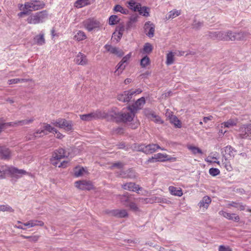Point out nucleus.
Masks as SVG:
<instances>
[{
    "instance_id": "1",
    "label": "nucleus",
    "mask_w": 251,
    "mask_h": 251,
    "mask_svg": "<svg viewBox=\"0 0 251 251\" xmlns=\"http://www.w3.org/2000/svg\"><path fill=\"white\" fill-rule=\"evenodd\" d=\"M136 112L130 106L123 109L121 112L111 111L109 115L116 122H129L133 120Z\"/></svg>"
},
{
    "instance_id": "2",
    "label": "nucleus",
    "mask_w": 251,
    "mask_h": 251,
    "mask_svg": "<svg viewBox=\"0 0 251 251\" xmlns=\"http://www.w3.org/2000/svg\"><path fill=\"white\" fill-rule=\"evenodd\" d=\"M210 38L213 40L223 41H234V37L232 36V32L231 31H218L210 32L208 34Z\"/></svg>"
},
{
    "instance_id": "3",
    "label": "nucleus",
    "mask_w": 251,
    "mask_h": 251,
    "mask_svg": "<svg viewBox=\"0 0 251 251\" xmlns=\"http://www.w3.org/2000/svg\"><path fill=\"white\" fill-rule=\"evenodd\" d=\"M133 150L137 151H142L146 154H151L155 152L158 149L162 151L165 150L163 148H161L158 145L155 144H149L145 145L142 144L133 145Z\"/></svg>"
},
{
    "instance_id": "4",
    "label": "nucleus",
    "mask_w": 251,
    "mask_h": 251,
    "mask_svg": "<svg viewBox=\"0 0 251 251\" xmlns=\"http://www.w3.org/2000/svg\"><path fill=\"white\" fill-rule=\"evenodd\" d=\"M108 115L104 111L97 110L88 114L80 115L79 116L80 119L83 121H91L98 119H105Z\"/></svg>"
},
{
    "instance_id": "5",
    "label": "nucleus",
    "mask_w": 251,
    "mask_h": 251,
    "mask_svg": "<svg viewBox=\"0 0 251 251\" xmlns=\"http://www.w3.org/2000/svg\"><path fill=\"white\" fill-rule=\"evenodd\" d=\"M47 17V12L44 10L31 15L27 18L26 21L29 24L36 25L43 22Z\"/></svg>"
},
{
    "instance_id": "6",
    "label": "nucleus",
    "mask_w": 251,
    "mask_h": 251,
    "mask_svg": "<svg viewBox=\"0 0 251 251\" xmlns=\"http://www.w3.org/2000/svg\"><path fill=\"white\" fill-rule=\"evenodd\" d=\"M75 186L80 190L90 191L95 189L92 181L87 179H82L75 181Z\"/></svg>"
},
{
    "instance_id": "7",
    "label": "nucleus",
    "mask_w": 251,
    "mask_h": 251,
    "mask_svg": "<svg viewBox=\"0 0 251 251\" xmlns=\"http://www.w3.org/2000/svg\"><path fill=\"white\" fill-rule=\"evenodd\" d=\"M84 27L88 31L99 28L100 25V23L94 18H89L82 22Z\"/></svg>"
},
{
    "instance_id": "8",
    "label": "nucleus",
    "mask_w": 251,
    "mask_h": 251,
    "mask_svg": "<svg viewBox=\"0 0 251 251\" xmlns=\"http://www.w3.org/2000/svg\"><path fill=\"white\" fill-rule=\"evenodd\" d=\"M6 174H9L12 177L19 178L24 175L27 174V173L23 169H18L14 167H8L5 166Z\"/></svg>"
},
{
    "instance_id": "9",
    "label": "nucleus",
    "mask_w": 251,
    "mask_h": 251,
    "mask_svg": "<svg viewBox=\"0 0 251 251\" xmlns=\"http://www.w3.org/2000/svg\"><path fill=\"white\" fill-rule=\"evenodd\" d=\"M45 4L43 2L34 0L30 2H25L24 9L29 12L36 11L43 8Z\"/></svg>"
},
{
    "instance_id": "10",
    "label": "nucleus",
    "mask_w": 251,
    "mask_h": 251,
    "mask_svg": "<svg viewBox=\"0 0 251 251\" xmlns=\"http://www.w3.org/2000/svg\"><path fill=\"white\" fill-rule=\"evenodd\" d=\"M65 156L66 151L64 149L59 148L57 150H56L53 152L52 158L50 159L51 163L53 165L56 166L57 162H56V160L64 158Z\"/></svg>"
},
{
    "instance_id": "11",
    "label": "nucleus",
    "mask_w": 251,
    "mask_h": 251,
    "mask_svg": "<svg viewBox=\"0 0 251 251\" xmlns=\"http://www.w3.org/2000/svg\"><path fill=\"white\" fill-rule=\"evenodd\" d=\"M131 57V53H128L125 56H124L122 60L118 63L116 66V70L115 71V74L118 75H119L125 69L126 65L124 64L127 63V61L130 59Z\"/></svg>"
},
{
    "instance_id": "12",
    "label": "nucleus",
    "mask_w": 251,
    "mask_h": 251,
    "mask_svg": "<svg viewBox=\"0 0 251 251\" xmlns=\"http://www.w3.org/2000/svg\"><path fill=\"white\" fill-rule=\"evenodd\" d=\"M241 133L239 134V137L241 138H248L251 139V124L243 125L240 127Z\"/></svg>"
},
{
    "instance_id": "13",
    "label": "nucleus",
    "mask_w": 251,
    "mask_h": 251,
    "mask_svg": "<svg viewBox=\"0 0 251 251\" xmlns=\"http://www.w3.org/2000/svg\"><path fill=\"white\" fill-rule=\"evenodd\" d=\"M55 128L53 127L51 125L47 123H43L42 125V127L40 129L36 130V133L37 134L46 135L48 134L46 131H48L50 133L53 132L55 130Z\"/></svg>"
},
{
    "instance_id": "14",
    "label": "nucleus",
    "mask_w": 251,
    "mask_h": 251,
    "mask_svg": "<svg viewBox=\"0 0 251 251\" xmlns=\"http://www.w3.org/2000/svg\"><path fill=\"white\" fill-rule=\"evenodd\" d=\"M144 30L146 35L151 38L154 36L155 25L150 21L146 22L144 25Z\"/></svg>"
},
{
    "instance_id": "15",
    "label": "nucleus",
    "mask_w": 251,
    "mask_h": 251,
    "mask_svg": "<svg viewBox=\"0 0 251 251\" xmlns=\"http://www.w3.org/2000/svg\"><path fill=\"white\" fill-rule=\"evenodd\" d=\"M75 62L79 65L85 66L88 64V59L86 56L81 52L75 56L74 59Z\"/></svg>"
},
{
    "instance_id": "16",
    "label": "nucleus",
    "mask_w": 251,
    "mask_h": 251,
    "mask_svg": "<svg viewBox=\"0 0 251 251\" xmlns=\"http://www.w3.org/2000/svg\"><path fill=\"white\" fill-rule=\"evenodd\" d=\"M122 187L125 190L136 192L142 189L139 185H137L134 182L126 183L122 185Z\"/></svg>"
},
{
    "instance_id": "17",
    "label": "nucleus",
    "mask_w": 251,
    "mask_h": 251,
    "mask_svg": "<svg viewBox=\"0 0 251 251\" xmlns=\"http://www.w3.org/2000/svg\"><path fill=\"white\" fill-rule=\"evenodd\" d=\"M104 48L107 51L111 53L114 54L119 57L122 56L124 54L121 50H120L117 47H113L110 45H105L104 46Z\"/></svg>"
},
{
    "instance_id": "18",
    "label": "nucleus",
    "mask_w": 251,
    "mask_h": 251,
    "mask_svg": "<svg viewBox=\"0 0 251 251\" xmlns=\"http://www.w3.org/2000/svg\"><path fill=\"white\" fill-rule=\"evenodd\" d=\"M219 214L224 216L229 220H232L236 222H238L240 220V217L238 215L235 213H229L224 211H220Z\"/></svg>"
},
{
    "instance_id": "19",
    "label": "nucleus",
    "mask_w": 251,
    "mask_h": 251,
    "mask_svg": "<svg viewBox=\"0 0 251 251\" xmlns=\"http://www.w3.org/2000/svg\"><path fill=\"white\" fill-rule=\"evenodd\" d=\"M112 216H115L119 218L127 217L128 213L126 209H115L110 212Z\"/></svg>"
},
{
    "instance_id": "20",
    "label": "nucleus",
    "mask_w": 251,
    "mask_h": 251,
    "mask_svg": "<svg viewBox=\"0 0 251 251\" xmlns=\"http://www.w3.org/2000/svg\"><path fill=\"white\" fill-rule=\"evenodd\" d=\"M117 99L119 101L122 102H128L132 99V96L130 91H126L122 94L118 95Z\"/></svg>"
},
{
    "instance_id": "21",
    "label": "nucleus",
    "mask_w": 251,
    "mask_h": 251,
    "mask_svg": "<svg viewBox=\"0 0 251 251\" xmlns=\"http://www.w3.org/2000/svg\"><path fill=\"white\" fill-rule=\"evenodd\" d=\"M145 98L144 97H142L137 100L133 104L130 106L131 107L132 109L136 112L138 110L140 109L143 107L145 104Z\"/></svg>"
},
{
    "instance_id": "22",
    "label": "nucleus",
    "mask_w": 251,
    "mask_h": 251,
    "mask_svg": "<svg viewBox=\"0 0 251 251\" xmlns=\"http://www.w3.org/2000/svg\"><path fill=\"white\" fill-rule=\"evenodd\" d=\"M155 158L157 161L164 162L166 161L172 160L176 161V158L170 157L167 154L161 153H157L154 154Z\"/></svg>"
},
{
    "instance_id": "23",
    "label": "nucleus",
    "mask_w": 251,
    "mask_h": 251,
    "mask_svg": "<svg viewBox=\"0 0 251 251\" xmlns=\"http://www.w3.org/2000/svg\"><path fill=\"white\" fill-rule=\"evenodd\" d=\"M74 172V176L76 177L82 176L85 174L88 175L89 174L86 169L80 166L75 167Z\"/></svg>"
},
{
    "instance_id": "24",
    "label": "nucleus",
    "mask_w": 251,
    "mask_h": 251,
    "mask_svg": "<svg viewBox=\"0 0 251 251\" xmlns=\"http://www.w3.org/2000/svg\"><path fill=\"white\" fill-rule=\"evenodd\" d=\"M87 37L85 33L81 30H76L74 32V40L80 42L87 39Z\"/></svg>"
},
{
    "instance_id": "25",
    "label": "nucleus",
    "mask_w": 251,
    "mask_h": 251,
    "mask_svg": "<svg viewBox=\"0 0 251 251\" xmlns=\"http://www.w3.org/2000/svg\"><path fill=\"white\" fill-rule=\"evenodd\" d=\"M130 195L128 193H126L124 195H119L117 197L120 200V202L125 206L127 207L129 202H131L130 201Z\"/></svg>"
},
{
    "instance_id": "26",
    "label": "nucleus",
    "mask_w": 251,
    "mask_h": 251,
    "mask_svg": "<svg viewBox=\"0 0 251 251\" xmlns=\"http://www.w3.org/2000/svg\"><path fill=\"white\" fill-rule=\"evenodd\" d=\"M234 41L236 40H242L249 36V33L247 32L241 31L239 32H232Z\"/></svg>"
},
{
    "instance_id": "27",
    "label": "nucleus",
    "mask_w": 251,
    "mask_h": 251,
    "mask_svg": "<svg viewBox=\"0 0 251 251\" xmlns=\"http://www.w3.org/2000/svg\"><path fill=\"white\" fill-rule=\"evenodd\" d=\"M0 156L2 159H9L11 157V152L9 149L0 147Z\"/></svg>"
},
{
    "instance_id": "28",
    "label": "nucleus",
    "mask_w": 251,
    "mask_h": 251,
    "mask_svg": "<svg viewBox=\"0 0 251 251\" xmlns=\"http://www.w3.org/2000/svg\"><path fill=\"white\" fill-rule=\"evenodd\" d=\"M211 202V199L208 196L203 197L202 199L199 202L198 205L200 208L203 207L206 209L208 208L210 203Z\"/></svg>"
},
{
    "instance_id": "29",
    "label": "nucleus",
    "mask_w": 251,
    "mask_h": 251,
    "mask_svg": "<svg viewBox=\"0 0 251 251\" xmlns=\"http://www.w3.org/2000/svg\"><path fill=\"white\" fill-rule=\"evenodd\" d=\"M33 40L34 44L39 46L45 44L46 42L44 33H40L39 34L36 35Z\"/></svg>"
},
{
    "instance_id": "30",
    "label": "nucleus",
    "mask_w": 251,
    "mask_h": 251,
    "mask_svg": "<svg viewBox=\"0 0 251 251\" xmlns=\"http://www.w3.org/2000/svg\"><path fill=\"white\" fill-rule=\"evenodd\" d=\"M127 3L128 5V7L129 8L134 11H138L139 9L141 8V4L137 2L136 0H129V1L127 2Z\"/></svg>"
},
{
    "instance_id": "31",
    "label": "nucleus",
    "mask_w": 251,
    "mask_h": 251,
    "mask_svg": "<svg viewBox=\"0 0 251 251\" xmlns=\"http://www.w3.org/2000/svg\"><path fill=\"white\" fill-rule=\"evenodd\" d=\"M62 128L67 131H71L73 130V122L72 121H68L64 119L63 121Z\"/></svg>"
},
{
    "instance_id": "32",
    "label": "nucleus",
    "mask_w": 251,
    "mask_h": 251,
    "mask_svg": "<svg viewBox=\"0 0 251 251\" xmlns=\"http://www.w3.org/2000/svg\"><path fill=\"white\" fill-rule=\"evenodd\" d=\"M23 224L24 226H28L29 227H32L35 226H43L44 225V223L43 221L35 220H30L28 222Z\"/></svg>"
},
{
    "instance_id": "33",
    "label": "nucleus",
    "mask_w": 251,
    "mask_h": 251,
    "mask_svg": "<svg viewBox=\"0 0 251 251\" xmlns=\"http://www.w3.org/2000/svg\"><path fill=\"white\" fill-rule=\"evenodd\" d=\"M169 191L170 193L174 196L181 197L183 195L182 189L180 188L170 186L169 187Z\"/></svg>"
},
{
    "instance_id": "34",
    "label": "nucleus",
    "mask_w": 251,
    "mask_h": 251,
    "mask_svg": "<svg viewBox=\"0 0 251 251\" xmlns=\"http://www.w3.org/2000/svg\"><path fill=\"white\" fill-rule=\"evenodd\" d=\"M235 151L230 146H227L225 148V158H230L234 156Z\"/></svg>"
},
{
    "instance_id": "35",
    "label": "nucleus",
    "mask_w": 251,
    "mask_h": 251,
    "mask_svg": "<svg viewBox=\"0 0 251 251\" xmlns=\"http://www.w3.org/2000/svg\"><path fill=\"white\" fill-rule=\"evenodd\" d=\"M148 117L151 121H153L156 124H163V121L161 120V118L156 115L154 112H151L147 115Z\"/></svg>"
},
{
    "instance_id": "36",
    "label": "nucleus",
    "mask_w": 251,
    "mask_h": 251,
    "mask_svg": "<svg viewBox=\"0 0 251 251\" xmlns=\"http://www.w3.org/2000/svg\"><path fill=\"white\" fill-rule=\"evenodd\" d=\"M237 123H238L237 119H229L228 120H227V121L222 123L221 124L222 127H223L224 126V127L230 128V127H231L236 126Z\"/></svg>"
},
{
    "instance_id": "37",
    "label": "nucleus",
    "mask_w": 251,
    "mask_h": 251,
    "mask_svg": "<svg viewBox=\"0 0 251 251\" xmlns=\"http://www.w3.org/2000/svg\"><path fill=\"white\" fill-rule=\"evenodd\" d=\"M34 119L33 118H31L30 119H25L23 120L18 121L15 122H12L13 124V126H24L26 125H29L32 123L34 121Z\"/></svg>"
},
{
    "instance_id": "38",
    "label": "nucleus",
    "mask_w": 251,
    "mask_h": 251,
    "mask_svg": "<svg viewBox=\"0 0 251 251\" xmlns=\"http://www.w3.org/2000/svg\"><path fill=\"white\" fill-rule=\"evenodd\" d=\"M227 208H230L231 207H233L234 208H237L239 210L242 211L245 209V205H243L242 203L236 202L232 201L230 202L227 204Z\"/></svg>"
},
{
    "instance_id": "39",
    "label": "nucleus",
    "mask_w": 251,
    "mask_h": 251,
    "mask_svg": "<svg viewBox=\"0 0 251 251\" xmlns=\"http://www.w3.org/2000/svg\"><path fill=\"white\" fill-rule=\"evenodd\" d=\"M175 61V53L172 51H170L167 54L166 64L167 65H170L174 63Z\"/></svg>"
},
{
    "instance_id": "40",
    "label": "nucleus",
    "mask_w": 251,
    "mask_h": 251,
    "mask_svg": "<svg viewBox=\"0 0 251 251\" xmlns=\"http://www.w3.org/2000/svg\"><path fill=\"white\" fill-rule=\"evenodd\" d=\"M43 135L37 134L36 131L34 133H29L25 136V140L26 141L35 140L37 138L41 137Z\"/></svg>"
},
{
    "instance_id": "41",
    "label": "nucleus",
    "mask_w": 251,
    "mask_h": 251,
    "mask_svg": "<svg viewBox=\"0 0 251 251\" xmlns=\"http://www.w3.org/2000/svg\"><path fill=\"white\" fill-rule=\"evenodd\" d=\"M90 4L89 0H77L75 3V6L79 8Z\"/></svg>"
},
{
    "instance_id": "42",
    "label": "nucleus",
    "mask_w": 251,
    "mask_h": 251,
    "mask_svg": "<svg viewBox=\"0 0 251 251\" xmlns=\"http://www.w3.org/2000/svg\"><path fill=\"white\" fill-rule=\"evenodd\" d=\"M127 207H129L131 211L135 213L141 212L142 211L139 207L134 202L131 201Z\"/></svg>"
},
{
    "instance_id": "43",
    "label": "nucleus",
    "mask_w": 251,
    "mask_h": 251,
    "mask_svg": "<svg viewBox=\"0 0 251 251\" xmlns=\"http://www.w3.org/2000/svg\"><path fill=\"white\" fill-rule=\"evenodd\" d=\"M181 14V11L180 10H177L176 9H174L172 11H171L169 12L168 17L166 18L169 20L170 19H174L177 16H178Z\"/></svg>"
},
{
    "instance_id": "44",
    "label": "nucleus",
    "mask_w": 251,
    "mask_h": 251,
    "mask_svg": "<svg viewBox=\"0 0 251 251\" xmlns=\"http://www.w3.org/2000/svg\"><path fill=\"white\" fill-rule=\"evenodd\" d=\"M120 19L117 15H112L109 18L108 24L110 25H115L119 22Z\"/></svg>"
},
{
    "instance_id": "45",
    "label": "nucleus",
    "mask_w": 251,
    "mask_h": 251,
    "mask_svg": "<svg viewBox=\"0 0 251 251\" xmlns=\"http://www.w3.org/2000/svg\"><path fill=\"white\" fill-rule=\"evenodd\" d=\"M151 61L149 57L147 56L144 57L140 61V65L142 68H146L150 64Z\"/></svg>"
},
{
    "instance_id": "46",
    "label": "nucleus",
    "mask_w": 251,
    "mask_h": 251,
    "mask_svg": "<svg viewBox=\"0 0 251 251\" xmlns=\"http://www.w3.org/2000/svg\"><path fill=\"white\" fill-rule=\"evenodd\" d=\"M125 164L123 162L118 161L112 164L111 166L109 167L110 169L113 170L114 168H117L118 169H122Z\"/></svg>"
},
{
    "instance_id": "47",
    "label": "nucleus",
    "mask_w": 251,
    "mask_h": 251,
    "mask_svg": "<svg viewBox=\"0 0 251 251\" xmlns=\"http://www.w3.org/2000/svg\"><path fill=\"white\" fill-rule=\"evenodd\" d=\"M149 9L146 7L143 6L141 7V8L139 9V11L138 12H139L140 14L143 15L144 16L148 17L149 16Z\"/></svg>"
},
{
    "instance_id": "48",
    "label": "nucleus",
    "mask_w": 251,
    "mask_h": 251,
    "mask_svg": "<svg viewBox=\"0 0 251 251\" xmlns=\"http://www.w3.org/2000/svg\"><path fill=\"white\" fill-rule=\"evenodd\" d=\"M63 120H64V119L59 118L58 119H57L55 121H53L51 122V124L56 127L61 128L62 126V124H63Z\"/></svg>"
},
{
    "instance_id": "49",
    "label": "nucleus",
    "mask_w": 251,
    "mask_h": 251,
    "mask_svg": "<svg viewBox=\"0 0 251 251\" xmlns=\"http://www.w3.org/2000/svg\"><path fill=\"white\" fill-rule=\"evenodd\" d=\"M114 10L116 12H120L121 13L126 14L127 13L128 10L126 9L123 8L120 5H116L114 7Z\"/></svg>"
},
{
    "instance_id": "50",
    "label": "nucleus",
    "mask_w": 251,
    "mask_h": 251,
    "mask_svg": "<svg viewBox=\"0 0 251 251\" xmlns=\"http://www.w3.org/2000/svg\"><path fill=\"white\" fill-rule=\"evenodd\" d=\"M152 50V46L149 43H147L145 44L143 48V51L145 53H150Z\"/></svg>"
},
{
    "instance_id": "51",
    "label": "nucleus",
    "mask_w": 251,
    "mask_h": 251,
    "mask_svg": "<svg viewBox=\"0 0 251 251\" xmlns=\"http://www.w3.org/2000/svg\"><path fill=\"white\" fill-rule=\"evenodd\" d=\"M28 81L26 79H20V78H14L12 79L8 80L9 84H16L19 82L22 83V82H25Z\"/></svg>"
},
{
    "instance_id": "52",
    "label": "nucleus",
    "mask_w": 251,
    "mask_h": 251,
    "mask_svg": "<svg viewBox=\"0 0 251 251\" xmlns=\"http://www.w3.org/2000/svg\"><path fill=\"white\" fill-rule=\"evenodd\" d=\"M188 148L191 150L194 154L197 153L202 154L201 150L198 147L190 146Z\"/></svg>"
},
{
    "instance_id": "53",
    "label": "nucleus",
    "mask_w": 251,
    "mask_h": 251,
    "mask_svg": "<svg viewBox=\"0 0 251 251\" xmlns=\"http://www.w3.org/2000/svg\"><path fill=\"white\" fill-rule=\"evenodd\" d=\"M13 126V123H3L0 120V133L2 131L3 129L6 128L7 126Z\"/></svg>"
},
{
    "instance_id": "54",
    "label": "nucleus",
    "mask_w": 251,
    "mask_h": 251,
    "mask_svg": "<svg viewBox=\"0 0 251 251\" xmlns=\"http://www.w3.org/2000/svg\"><path fill=\"white\" fill-rule=\"evenodd\" d=\"M0 211L13 212L14 210L8 205H0Z\"/></svg>"
},
{
    "instance_id": "55",
    "label": "nucleus",
    "mask_w": 251,
    "mask_h": 251,
    "mask_svg": "<svg viewBox=\"0 0 251 251\" xmlns=\"http://www.w3.org/2000/svg\"><path fill=\"white\" fill-rule=\"evenodd\" d=\"M21 237L24 239H28L30 241H32L34 242H36L38 241L39 239V236L37 235H34V236H27L24 235H21Z\"/></svg>"
},
{
    "instance_id": "56",
    "label": "nucleus",
    "mask_w": 251,
    "mask_h": 251,
    "mask_svg": "<svg viewBox=\"0 0 251 251\" xmlns=\"http://www.w3.org/2000/svg\"><path fill=\"white\" fill-rule=\"evenodd\" d=\"M220 170L217 168H210L209 170V174L213 176H215L218 175L220 174Z\"/></svg>"
},
{
    "instance_id": "57",
    "label": "nucleus",
    "mask_w": 251,
    "mask_h": 251,
    "mask_svg": "<svg viewBox=\"0 0 251 251\" xmlns=\"http://www.w3.org/2000/svg\"><path fill=\"white\" fill-rule=\"evenodd\" d=\"M137 21V16H132L129 20V21L127 24L126 28L128 29L130 28L131 25L133 23H134Z\"/></svg>"
},
{
    "instance_id": "58",
    "label": "nucleus",
    "mask_w": 251,
    "mask_h": 251,
    "mask_svg": "<svg viewBox=\"0 0 251 251\" xmlns=\"http://www.w3.org/2000/svg\"><path fill=\"white\" fill-rule=\"evenodd\" d=\"M116 31L118 32V34L120 35H123L124 32L125 31V26L123 25H120L116 29Z\"/></svg>"
},
{
    "instance_id": "59",
    "label": "nucleus",
    "mask_w": 251,
    "mask_h": 251,
    "mask_svg": "<svg viewBox=\"0 0 251 251\" xmlns=\"http://www.w3.org/2000/svg\"><path fill=\"white\" fill-rule=\"evenodd\" d=\"M6 174V170L5 166H2L1 168V170H0V179L4 178L5 177V175Z\"/></svg>"
},
{
    "instance_id": "60",
    "label": "nucleus",
    "mask_w": 251,
    "mask_h": 251,
    "mask_svg": "<svg viewBox=\"0 0 251 251\" xmlns=\"http://www.w3.org/2000/svg\"><path fill=\"white\" fill-rule=\"evenodd\" d=\"M122 36H123V35H121L120 36V35H119L118 34V32L116 31L115 32H114L113 33L112 38H113L114 40H116L117 42H119L120 40V39H121Z\"/></svg>"
},
{
    "instance_id": "61",
    "label": "nucleus",
    "mask_w": 251,
    "mask_h": 251,
    "mask_svg": "<svg viewBox=\"0 0 251 251\" xmlns=\"http://www.w3.org/2000/svg\"><path fill=\"white\" fill-rule=\"evenodd\" d=\"M202 23H201L200 22L195 21L194 23L192 25V27L193 28L198 29L202 26Z\"/></svg>"
},
{
    "instance_id": "62",
    "label": "nucleus",
    "mask_w": 251,
    "mask_h": 251,
    "mask_svg": "<svg viewBox=\"0 0 251 251\" xmlns=\"http://www.w3.org/2000/svg\"><path fill=\"white\" fill-rule=\"evenodd\" d=\"M219 251H232V249L229 246L220 245L219 247Z\"/></svg>"
},
{
    "instance_id": "63",
    "label": "nucleus",
    "mask_w": 251,
    "mask_h": 251,
    "mask_svg": "<svg viewBox=\"0 0 251 251\" xmlns=\"http://www.w3.org/2000/svg\"><path fill=\"white\" fill-rule=\"evenodd\" d=\"M55 134V137L59 139H62L64 137V135L60 132L56 128L53 132Z\"/></svg>"
},
{
    "instance_id": "64",
    "label": "nucleus",
    "mask_w": 251,
    "mask_h": 251,
    "mask_svg": "<svg viewBox=\"0 0 251 251\" xmlns=\"http://www.w3.org/2000/svg\"><path fill=\"white\" fill-rule=\"evenodd\" d=\"M225 167L228 171H231L232 170V167L229 162H226L224 163Z\"/></svg>"
}]
</instances>
